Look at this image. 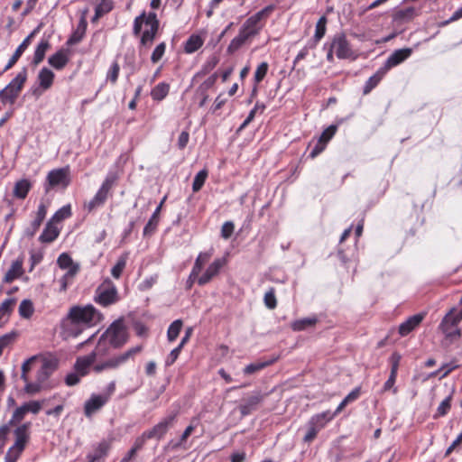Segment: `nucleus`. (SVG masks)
<instances>
[{
  "mask_svg": "<svg viewBox=\"0 0 462 462\" xmlns=\"http://www.w3.org/2000/svg\"><path fill=\"white\" fill-rule=\"evenodd\" d=\"M103 315L92 305L74 306L62 321V328L68 337H78L86 328L96 325Z\"/></svg>",
  "mask_w": 462,
  "mask_h": 462,
  "instance_id": "1",
  "label": "nucleus"
},
{
  "mask_svg": "<svg viewBox=\"0 0 462 462\" xmlns=\"http://www.w3.org/2000/svg\"><path fill=\"white\" fill-rule=\"evenodd\" d=\"M127 340L128 333L124 321L122 319H116L100 337L97 346V351L100 353L104 352V354L106 353V351L102 349V346L105 341H107L114 348H120L127 342Z\"/></svg>",
  "mask_w": 462,
  "mask_h": 462,
  "instance_id": "2",
  "label": "nucleus"
},
{
  "mask_svg": "<svg viewBox=\"0 0 462 462\" xmlns=\"http://www.w3.org/2000/svg\"><path fill=\"white\" fill-rule=\"evenodd\" d=\"M27 79V69H23L12 79V81L2 90H0V100L5 104L13 105L16 101Z\"/></svg>",
  "mask_w": 462,
  "mask_h": 462,
  "instance_id": "3",
  "label": "nucleus"
},
{
  "mask_svg": "<svg viewBox=\"0 0 462 462\" xmlns=\"http://www.w3.org/2000/svg\"><path fill=\"white\" fill-rule=\"evenodd\" d=\"M95 300L103 307H107L119 300L116 286L110 279H106L96 290Z\"/></svg>",
  "mask_w": 462,
  "mask_h": 462,
  "instance_id": "4",
  "label": "nucleus"
},
{
  "mask_svg": "<svg viewBox=\"0 0 462 462\" xmlns=\"http://www.w3.org/2000/svg\"><path fill=\"white\" fill-rule=\"evenodd\" d=\"M142 349V346H136L134 347H132L121 355L111 357L104 362L95 365L93 370L96 373H100L104 370L116 369L121 365L125 364L128 359L133 358L136 354L140 353Z\"/></svg>",
  "mask_w": 462,
  "mask_h": 462,
  "instance_id": "5",
  "label": "nucleus"
},
{
  "mask_svg": "<svg viewBox=\"0 0 462 462\" xmlns=\"http://www.w3.org/2000/svg\"><path fill=\"white\" fill-rule=\"evenodd\" d=\"M70 182L69 168H60L51 171L46 178L44 185L45 192L48 193L51 189H66Z\"/></svg>",
  "mask_w": 462,
  "mask_h": 462,
  "instance_id": "6",
  "label": "nucleus"
},
{
  "mask_svg": "<svg viewBox=\"0 0 462 462\" xmlns=\"http://www.w3.org/2000/svg\"><path fill=\"white\" fill-rule=\"evenodd\" d=\"M273 6L268 5L261 11L257 12L255 14L250 16L243 24L242 28L245 32L249 33L250 36H254L258 34L262 26L259 25V23L269 16V14L273 12Z\"/></svg>",
  "mask_w": 462,
  "mask_h": 462,
  "instance_id": "7",
  "label": "nucleus"
},
{
  "mask_svg": "<svg viewBox=\"0 0 462 462\" xmlns=\"http://www.w3.org/2000/svg\"><path fill=\"white\" fill-rule=\"evenodd\" d=\"M179 411H173L163 418L160 422L153 426L151 430H145L150 439H161L171 428L178 417Z\"/></svg>",
  "mask_w": 462,
  "mask_h": 462,
  "instance_id": "8",
  "label": "nucleus"
},
{
  "mask_svg": "<svg viewBox=\"0 0 462 462\" xmlns=\"http://www.w3.org/2000/svg\"><path fill=\"white\" fill-rule=\"evenodd\" d=\"M44 402L45 400L31 401L23 403L14 411L13 416L9 420V425H15L16 423L20 422L22 420H23L25 414L28 412H32L33 414L39 413Z\"/></svg>",
  "mask_w": 462,
  "mask_h": 462,
  "instance_id": "9",
  "label": "nucleus"
},
{
  "mask_svg": "<svg viewBox=\"0 0 462 462\" xmlns=\"http://www.w3.org/2000/svg\"><path fill=\"white\" fill-rule=\"evenodd\" d=\"M145 25L149 28L144 30L141 36V45L150 46L158 32L159 21L155 13H149L145 18Z\"/></svg>",
  "mask_w": 462,
  "mask_h": 462,
  "instance_id": "10",
  "label": "nucleus"
},
{
  "mask_svg": "<svg viewBox=\"0 0 462 462\" xmlns=\"http://www.w3.org/2000/svg\"><path fill=\"white\" fill-rule=\"evenodd\" d=\"M331 44L338 59L356 58L350 43L344 33L335 35Z\"/></svg>",
  "mask_w": 462,
  "mask_h": 462,
  "instance_id": "11",
  "label": "nucleus"
},
{
  "mask_svg": "<svg viewBox=\"0 0 462 462\" xmlns=\"http://www.w3.org/2000/svg\"><path fill=\"white\" fill-rule=\"evenodd\" d=\"M226 260L224 257L215 259L208 266L204 273L198 278V284L200 286H204L210 282V281L220 273V270L226 265Z\"/></svg>",
  "mask_w": 462,
  "mask_h": 462,
  "instance_id": "12",
  "label": "nucleus"
},
{
  "mask_svg": "<svg viewBox=\"0 0 462 462\" xmlns=\"http://www.w3.org/2000/svg\"><path fill=\"white\" fill-rule=\"evenodd\" d=\"M462 320V316L457 312L456 308H452L442 319L439 328L445 334L446 337L451 338V328L457 327Z\"/></svg>",
  "mask_w": 462,
  "mask_h": 462,
  "instance_id": "13",
  "label": "nucleus"
},
{
  "mask_svg": "<svg viewBox=\"0 0 462 462\" xmlns=\"http://www.w3.org/2000/svg\"><path fill=\"white\" fill-rule=\"evenodd\" d=\"M54 73L48 68H42L37 76L39 87L32 90V94L39 97L44 91L51 88L54 80Z\"/></svg>",
  "mask_w": 462,
  "mask_h": 462,
  "instance_id": "14",
  "label": "nucleus"
},
{
  "mask_svg": "<svg viewBox=\"0 0 462 462\" xmlns=\"http://www.w3.org/2000/svg\"><path fill=\"white\" fill-rule=\"evenodd\" d=\"M109 400V394H93L85 402L84 413L87 417H91L99 411Z\"/></svg>",
  "mask_w": 462,
  "mask_h": 462,
  "instance_id": "15",
  "label": "nucleus"
},
{
  "mask_svg": "<svg viewBox=\"0 0 462 462\" xmlns=\"http://www.w3.org/2000/svg\"><path fill=\"white\" fill-rule=\"evenodd\" d=\"M111 443L103 439L93 446L92 451L87 455V462H100L105 459L110 450Z\"/></svg>",
  "mask_w": 462,
  "mask_h": 462,
  "instance_id": "16",
  "label": "nucleus"
},
{
  "mask_svg": "<svg viewBox=\"0 0 462 462\" xmlns=\"http://www.w3.org/2000/svg\"><path fill=\"white\" fill-rule=\"evenodd\" d=\"M265 396L266 394H263L260 392H254L250 396L244 400L243 403L240 404L239 410L241 414L243 416L250 414L257 408Z\"/></svg>",
  "mask_w": 462,
  "mask_h": 462,
  "instance_id": "17",
  "label": "nucleus"
},
{
  "mask_svg": "<svg viewBox=\"0 0 462 462\" xmlns=\"http://www.w3.org/2000/svg\"><path fill=\"white\" fill-rule=\"evenodd\" d=\"M103 353L97 352V348L89 355L79 357L74 365L75 371L82 377L88 374L89 366L95 362L97 356H103Z\"/></svg>",
  "mask_w": 462,
  "mask_h": 462,
  "instance_id": "18",
  "label": "nucleus"
},
{
  "mask_svg": "<svg viewBox=\"0 0 462 462\" xmlns=\"http://www.w3.org/2000/svg\"><path fill=\"white\" fill-rule=\"evenodd\" d=\"M412 51L410 48L399 49L394 51L386 60L384 64V69H389L394 66L399 65L406 59H408Z\"/></svg>",
  "mask_w": 462,
  "mask_h": 462,
  "instance_id": "19",
  "label": "nucleus"
},
{
  "mask_svg": "<svg viewBox=\"0 0 462 462\" xmlns=\"http://www.w3.org/2000/svg\"><path fill=\"white\" fill-rule=\"evenodd\" d=\"M424 318L425 313H418L407 319L399 327L400 335L402 337H404L410 334L413 329H415V328H417L421 323Z\"/></svg>",
  "mask_w": 462,
  "mask_h": 462,
  "instance_id": "20",
  "label": "nucleus"
},
{
  "mask_svg": "<svg viewBox=\"0 0 462 462\" xmlns=\"http://www.w3.org/2000/svg\"><path fill=\"white\" fill-rule=\"evenodd\" d=\"M47 209L43 204H41L38 208L36 217L31 223L30 226L27 227L24 231V236L27 237H32L35 233L38 231L41 226L42 221L46 217Z\"/></svg>",
  "mask_w": 462,
  "mask_h": 462,
  "instance_id": "21",
  "label": "nucleus"
},
{
  "mask_svg": "<svg viewBox=\"0 0 462 462\" xmlns=\"http://www.w3.org/2000/svg\"><path fill=\"white\" fill-rule=\"evenodd\" d=\"M23 257H19L14 261L9 270L5 273L3 282L5 283H11L13 281L22 276L23 273Z\"/></svg>",
  "mask_w": 462,
  "mask_h": 462,
  "instance_id": "22",
  "label": "nucleus"
},
{
  "mask_svg": "<svg viewBox=\"0 0 462 462\" xmlns=\"http://www.w3.org/2000/svg\"><path fill=\"white\" fill-rule=\"evenodd\" d=\"M30 428V423H23V425L17 427L14 430L15 441L14 446L20 449H24L26 443L29 440V433L28 430Z\"/></svg>",
  "mask_w": 462,
  "mask_h": 462,
  "instance_id": "23",
  "label": "nucleus"
},
{
  "mask_svg": "<svg viewBox=\"0 0 462 462\" xmlns=\"http://www.w3.org/2000/svg\"><path fill=\"white\" fill-rule=\"evenodd\" d=\"M86 13H87V10H85L83 12V14L79 20L77 29L75 30V32L72 33V35L68 40L67 43L69 45L77 44L83 39L86 30H87V25H88V23H87V20L85 17Z\"/></svg>",
  "mask_w": 462,
  "mask_h": 462,
  "instance_id": "24",
  "label": "nucleus"
},
{
  "mask_svg": "<svg viewBox=\"0 0 462 462\" xmlns=\"http://www.w3.org/2000/svg\"><path fill=\"white\" fill-rule=\"evenodd\" d=\"M417 15L414 7H407L397 10L393 14V21L397 23H404L411 22Z\"/></svg>",
  "mask_w": 462,
  "mask_h": 462,
  "instance_id": "25",
  "label": "nucleus"
},
{
  "mask_svg": "<svg viewBox=\"0 0 462 462\" xmlns=\"http://www.w3.org/2000/svg\"><path fill=\"white\" fill-rule=\"evenodd\" d=\"M48 62L55 69H62L69 62V57L64 50H60L49 57Z\"/></svg>",
  "mask_w": 462,
  "mask_h": 462,
  "instance_id": "26",
  "label": "nucleus"
},
{
  "mask_svg": "<svg viewBox=\"0 0 462 462\" xmlns=\"http://www.w3.org/2000/svg\"><path fill=\"white\" fill-rule=\"evenodd\" d=\"M60 231L58 227L53 225L52 221H49L40 236L39 240L42 243H51L58 237Z\"/></svg>",
  "mask_w": 462,
  "mask_h": 462,
  "instance_id": "27",
  "label": "nucleus"
},
{
  "mask_svg": "<svg viewBox=\"0 0 462 462\" xmlns=\"http://www.w3.org/2000/svg\"><path fill=\"white\" fill-rule=\"evenodd\" d=\"M212 255L213 249H210L207 252H201L199 254L192 267V276L199 274L203 266L209 261Z\"/></svg>",
  "mask_w": 462,
  "mask_h": 462,
  "instance_id": "28",
  "label": "nucleus"
},
{
  "mask_svg": "<svg viewBox=\"0 0 462 462\" xmlns=\"http://www.w3.org/2000/svg\"><path fill=\"white\" fill-rule=\"evenodd\" d=\"M32 188V183L26 179L20 180L15 182L14 187V196L17 199H23Z\"/></svg>",
  "mask_w": 462,
  "mask_h": 462,
  "instance_id": "29",
  "label": "nucleus"
},
{
  "mask_svg": "<svg viewBox=\"0 0 462 462\" xmlns=\"http://www.w3.org/2000/svg\"><path fill=\"white\" fill-rule=\"evenodd\" d=\"M50 48H51V43H50L49 40L42 39L39 42V44L37 45V47L35 49V51L33 54V59H32V64H34V65L40 64L43 60V59L45 57V53Z\"/></svg>",
  "mask_w": 462,
  "mask_h": 462,
  "instance_id": "30",
  "label": "nucleus"
},
{
  "mask_svg": "<svg viewBox=\"0 0 462 462\" xmlns=\"http://www.w3.org/2000/svg\"><path fill=\"white\" fill-rule=\"evenodd\" d=\"M249 33L245 32L243 29H240L239 33L236 37H235L230 44L227 47V52L234 53L238 49H240L245 42L250 38Z\"/></svg>",
  "mask_w": 462,
  "mask_h": 462,
  "instance_id": "31",
  "label": "nucleus"
},
{
  "mask_svg": "<svg viewBox=\"0 0 462 462\" xmlns=\"http://www.w3.org/2000/svg\"><path fill=\"white\" fill-rule=\"evenodd\" d=\"M107 198V194L98 189L94 198L89 202L86 203L84 207L88 212H91L97 208L103 206Z\"/></svg>",
  "mask_w": 462,
  "mask_h": 462,
  "instance_id": "32",
  "label": "nucleus"
},
{
  "mask_svg": "<svg viewBox=\"0 0 462 462\" xmlns=\"http://www.w3.org/2000/svg\"><path fill=\"white\" fill-rule=\"evenodd\" d=\"M16 300L14 298L6 299L0 304V324L5 323L11 315L15 305Z\"/></svg>",
  "mask_w": 462,
  "mask_h": 462,
  "instance_id": "33",
  "label": "nucleus"
},
{
  "mask_svg": "<svg viewBox=\"0 0 462 462\" xmlns=\"http://www.w3.org/2000/svg\"><path fill=\"white\" fill-rule=\"evenodd\" d=\"M165 200V198L162 199V201L160 203V205L156 208L155 211L150 217L148 223L145 225L143 228V235L148 236L154 232V230L157 227L158 222H159V214L162 208V205L163 201Z\"/></svg>",
  "mask_w": 462,
  "mask_h": 462,
  "instance_id": "34",
  "label": "nucleus"
},
{
  "mask_svg": "<svg viewBox=\"0 0 462 462\" xmlns=\"http://www.w3.org/2000/svg\"><path fill=\"white\" fill-rule=\"evenodd\" d=\"M54 370L55 365L51 361L44 360L37 373L38 383H43Z\"/></svg>",
  "mask_w": 462,
  "mask_h": 462,
  "instance_id": "35",
  "label": "nucleus"
},
{
  "mask_svg": "<svg viewBox=\"0 0 462 462\" xmlns=\"http://www.w3.org/2000/svg\"><path fill=\"white\" fill-rule=\"evenodd\" d=\"M170 90V86L167 83L162 82L156 85L152 92L151 96L153 100L161 101L166 97Z\"/></svg>",
  "mask_w": 462,
  "mask_h": 462,
  "instance_id": "36",
  "label": "nucleus"
},
{
  "mask_svg": "<svg viewBox=\"0 0 462 462\" xmlns=\"http://www.w3.org/2000/svg\"><path fill=\"white\" fill-rule=\"evenodd\" d=\"M335 417V414L329 411H323L311 417L310 423L316 424L319 429H322L327 422L330 421Z\"/></svg>",
  "mask_w": 462,
  "mask_h": 462,
  "instance_id": "37",
  "label": "nucleus"
},
{
  "mask_svg": "<svg viewBox=\"0 0 462 462\" xmlns=\"http://www.w3.org/2000/svg\"><path fill=\"white\" fill-rule=\"evenodd\" d=\"M203 45V40L199 35H191L186 42L184 50L187 53H193Z\"/></svg>",
  "mask_w": 462,
  "mask_h": 462,
  "instance_id": "38",
  "label": "nucleus"
},
{
  "mask_svg": "<svg viewBox=\"0 0 462 462\" xmlns=\"http://www.w3.org/2000/svg\"><path fill=\"white\" fill-rule=\"evenodd\" d=\"M326 24L327 18L326 16H321L316 23L315 34H314V43L312 47H314L318 42H319L326 33Z\"/></svg>",
  "mask_w": 462,
  "mask_h": 462,
  "instance_id": "39",
  "label": "nucleus"
},
{
  "mask_svg": "<svg viewBox=\"0 0 462 462\" xmlns=\"http://www.w3.org/2000/svg\"><path fill=\"white\" fill-rule=\"evenodd\" d=\"M18 311H19V315L22 318L30 319L34 312V308H33V304H32V300H22V302L20 303Z\"/></svg>",
  "mask_w": 462,
  "mask_h": 462,
  "instance_id": "40",
  "label": "nucleus"
},
{
  "mask_svg": "<svg viewBox=\"0 0 462 462\" xmlns=\"http://www.w3.org/2000/svg\"><path fill=\"white\" fill-rule=\"evenodd\" d=\"M317 323L316 318H305L296 320L292 323L291 328L295 331H301L309 327H312Z\"/></svg>",
  "mask_w": 462,
  "mask_h": 462,
  "instance_id": "41",
  "label": "nucleus"
},
{
  "mask_svg": "<svg viewBox=\"0 0 462 462\" xmlns=\"http://www.w3.org/2000/svg\"><path fill=\"white\" fill-rule=\"evenodd\" d=\"M79 271V266H75L71 270H68L66 273L60 279V291H65L68 288V285L72 282L75 275Z\"/></svg>",
  "mask_w": 462,
  "mask_h": 462,
  "instance_id": "42",
  "label": "nucleus"
},
{
  "mask_svg": "<svg viewBox=\"0 0 462 462\" xmlns=\"http://www.w3.org/2000/svg\"><path fill=\"white\" fill-rule=\"evenodd\" d=\"M383 76V71H377L374 75L370 77L368 80L365 82V85L364 87V94L367 95L371 92V90L375 88L378 83L381 81L382 78Z\"/></svg>",
  "mask_w": 462,
  "mask_h": 462,
  "instance_id": "43",
  "label": "nucleus"
},
{
  "mask_svg": "<svg viewBox=\"0 0 462 462\" xmlns=\"http://www.w3.org/2000/svg\"><path fill=\"white\" fill-rule=\"evenodd\" d=\"M181 328L182 321L180 319H176L170 325L167 331V337L170 342L174 341L179 337Z\"/></svg>",
  "mask_w": 462,
  "mask_h": 462,
  "instance_id": "44",
  "label": "nucleus"
},
{
  "mask_svg": "<svg viewBox=\"0 0 462 462\" xmlns=\"http://www.w3.org/2000/svg\"><path fill=\"white\" fill-rule=\"evenodd\" d=\"M207 177H208L207 170H201L200 171H199L196 174L193 183H192L193 192H198L201 189V188L203 187V185L206 181Z\"/></svg>",
  "mask_w": 462,
  "mask_h": 462,
  "instance_id": "45",
  "label": "nucleus"
},
{
  "mask_svg": "<svg viewBox=\"0 0 462 462\" xmlns=\"http://www.w3.org/2000/svg\"><path fill=\"white\" fill-rule=\"evenodd\" d=\"M57 263L60 268L67 271L71 270L75 266H79L78 263H74L72 258L65 253L59 256Z\"/></svg>",
  "mask_w": 462,
  "mask_h": 462,
  "instance_id": "46",
  "label": "nucleus"
},
{
  "mask_svg": "<svg viewBox=\"0 0 462 462\" xmlns=\"http://www.w3.org/2000/svg\"><path fill=\"white\" fill-rule=\"evenodd\" d=\"M71 216V208L70 205L63 206L60 208L51 217L52 222H60L63 219H66Z\"/></svg>",
  "mask_w": 462,
  "mask_h": 462,
  "instance_id": "47",
  "label": "nucleus"
},
{
  "mask_svg": "<svg viewBox=\"0 0 462 462\" xmlns=\"http://www.w3.org/2000/svg\"><path fill=\"white\" fill-rule=\"evenodd\" d=\"M454 393V389L452 390V393L447 396L439 405L437 409V415L438 416H444L448 413V411L450 409L451 406V400H452V394Z\"/></svg>",
  "mask_w": 462,
  "mask_h": 462,
  "instance_id": "48",
  "label": "nucleus"
},
{
  "mask_svg": "<svg viewBox=\"0 0 462 462\" xmlns=\"http://www.w3.org/2000/svg\"><path fill=\"white\" fill-rule=\"evenodd\" d=\"M272 363L273 362L270 361V362H258V363L250 364L244 368V374H253L263 369L264 367L271 365Z\"/></svg>",
  "mask_w": 462,
  "mask_h": 462,
  "instance_id": "49",
  "label": "nucleus"
},
{
  "mask_svg": "<svg viewBox=\"0 0 462 462\" xmlns=\"http://www.w3.org/2000/svg\"><path fill=\"white\" fill-rule=\"evenodd\" d=\"M39 31V27L34 29L23 42L22 43L17 47V49L15 50V53H18L19 56L21 57L23 55V53L25 51V50L29 47V45L31 44L32 42V40L33 39V37L35 36V34L37 33V32Z\"/></svg>",
  "mask_w": 462,
  "mask_h": 462,
  "instance_id": "50",
  "label": "nucleus"
},
{
  "mask_svg": "<svg viewBox=\"0 0 462 462\" xmlns=\"http://www.w3.org/2000/svg\"><path fill=\"white\" fill-rule=\"evenodd\" d=\"M126 265V256H121L117 263L115 264V266L111 270V274L114 278L118 279L120 278L125 267Z\"/></svg>",
  "mask_w": 462,
  "mask_h": 462,
  "instance_id": "51",
  "label": "nucleus"
},
{
  "mask_svg": "<svg viewBox=\"0 0 462 462\" xmlns=\"http://www.w3.org/2000/svg\"><path fill=\"white\" fill-rule=\"evenodd\" d=\"M23 451V449L15 448V446L13 445L5 454V462H16Z\"/></svg>",
  "mask_w": 462,
  "mask_h": 462,
  "instance_id": "52",
  "label": "nucleus"
},
{
  "mask_svg": "<svg viewBox=\"0 0 462 462\" xmlns=\"http://www.w3.org/2000/svg\"><path fill=\"white\" fill-rule=\"evenodd\" d=\"M116 176L115 174H108L103 181L99 189L109 196L110 190L116 181Z\"/></svg>",
  "mask_w": 462,
  "mask_h": 462,
  "instance_id": "53",
  "label": "nucleus"
},
{
  "mask_svg": "<svg viewBox=\"0 0 462 462\" xmlns=\"http://www.w3.org/2000/svg\"><path fill=\"white\" fill-rule=\"evenodd\" d=\"M116 176L115 174H108L103 181L99 189L109 196L110 190L116 181Z\"/></svg>",
  "mask_w": 462,
  "mask_h": 462,
  "instance_id": "54",
  "label": "nucleus"
},
{
  "mask_svg": "<svg viewBox=\"0 0 462 462\" xmlns=\"http://www.w3.org/2000/svg\"><path fill=\"white\" fill-rule=\"evenodd\" d=\"M263 300H264L265 306L268 309L273 310L276 308L277 300H276L273 288H271L268 291L265 292Z\"/></svg>",
  "mask_w": 462,
  "mask_h": 462,
  "instance_id": "55",
  "label": "nucleus"
},
{
  "mask_svg": "<svg viewBox=\"0 0 462 462\" xmlns=\"http://www.w3.org/2000/svg\"><path fill=\"white\" fill-rule=\"evenodd\" d=\"M268 68H269V65L267 62L263 61L262 62L256 69L255 72H254V81L256 83H259L261 82L264 77L266 76L267 74V71H268Z\"/></svg>",
  "mask_w": 462,
  "mask_h": 462,
  "instance_id": "56",
  "label": "nucleus"
},
{
  "mask_svg": "<svg viewBox=\"0 0 462 462\" xmlns=\"http://www.w3.org/2000/svg\"><path fill=\"white\" fill-rule=\"evenodd\" d=\"M336 131H337V127L335 125H330L328 128H326L322 132V134L319 139V143H323L324 145H326V143L334 136V134H336Z\"/></svg>",
  "mask_w": 462,
  "mask_h": 462,
  "instance_id": "57",
  "label": "nucleus"
},
{
  "mask_svg": "<svg viewBox=\"0 0 462 462\" xmlns=\"http://www.w3.org/2000/svg\"><path fill=\"white\" fill-rule=\"evenodd\" d=\"M320 429L316 424L310 423V420L309 421V429L303 437V441L310 443L316 437Z\"/></svg>",
  "mask_w": 462,
  "mask_h": 462,
  "instance_id": "58",
  "label": "nucleus"
},
{
  "mask_svg": "<svg viewBox=\"0 0 462 462\" xmlns=\"http://www.w3.org/2000/svg\"><path fill=\"white\" fill-rule=\"evenodd\" d=\"M219 62V58L217 55L210 56L203 65L201 73L207 74L211 71Z\"/></svg>",
  "mask_w": 462,
  "mask_h": 462,
  "instance_id": "59",
  "label": "nucleus"
},
{
  "mask_svg": "<svg viewBox=\"0 0 462 462\" xmlns=\"http://www.w3.org/2000/svg\"><path fill=\"white\" fill-rule=\"evenodd\" d=\"M146 17H147V15L145 14L144 12L143 14H141L139 16L135 17V19L134 21V28H133V33L135 36L140 35L143 23H145Z\"/></svg>",
  "mask_w": 462,
  "mask_h": 462,
  "instance_id": "60",
  "label": "nucleus"
},
{
  "mask_svg": "<svg viewBox=\"0 0 462 462\" xmlns=\"http://www.w3.org/2000/svg\"><path fill=\"white\" fill-rule=\"evenodd\" d=\"M165 48L166 45L164 42H162L156 46L151 56V60L153 63H157L162 58L165 52Z\"/></svg>",
  "mask_w": 462,
  "mask_h": 462,
  "instance_id": "61",
  "label": "nucleus"
},
{
  "mask_svg": "<svg viewBox=\"0 0 462 462\" xmlns=\"http://www.w3.org/2000/svg\"><path fill=\"white\" fill-rule=\"evenodd\" d=\"M120 67L118 62L115 61L107 72L106 79L115 84L118 79Z\"/></svg>",
  "mask_w": 462,
  "mask_h": 462,
  "instance_id": "62",
  "label": "nucleus"
},
{
  "mask_svg": "<svg viewBox=\"0 0 462 462\" xmlns=\"http://www.w3.org/2000/svg\"><path fill=\"white\" fill-rule=\"evenodd\" d=\"M147 439H150V438L148 437L146 431H144L141 436L135 439L134 446L132 447L131 449L134 450V452L137 453V451L143 448Z\"/></svg>",
  "mask_w": 462,
  "mask_h": 462,
  "instance_id": "63",
  "label": "nucleus"
},
{
  "mask_svg": "<svg viewBox=\"0 0 462 462\" xmlns=\"http://www.w3.org/2000/svg\"><path fill=\"white\" fill-rule=\"evenodd\" d=\"M96 9L104 15L113 9V2L110 0H99Z\"/></svg>",
  "mask_w": 462,
  "mask_h": 462,
  "instance_id": "64",
  "label": "nucleus"
}]
</instances>
